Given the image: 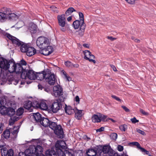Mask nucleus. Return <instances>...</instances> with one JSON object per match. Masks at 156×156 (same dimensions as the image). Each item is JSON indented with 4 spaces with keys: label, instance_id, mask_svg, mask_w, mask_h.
Wrapping results in <instances>:
<instances>
[{
    "label": "nucleus",
    "instance_id": "9",
    "mask_svg": "<svg viewBox=\"0 0 156 156\" xmlns=\"http://www.w3.org/2000/svg\"><path fill=\"white\" fill-rule=\"evenodd\" d=\"M4 35L6 36L12 42V44L16 46H20L23 43V42L19 40L18 39L7 33L3 34Z\"/></svg>",
    "mask_w": 156,
    "mask_h": 156
},
{
    "label": "nucleus",
    "instance_id": "12",
    "mask_svg": "<svg viewBox=\"0 0 156 156\" xmlns=\"http://www.w3.org/2000/svg\"><path fill=\"white\" fill-rule=\"evenodd\" d=\"M83 52L84 54V58L85 59L88 60L90 62L96 63L95 60L93 59L95 58L94 56L89 51L85 50L83 51Z\"/></svg>",
    "mask_w": 156,
    "mask_h": 156
},
{
    "label": "nucleus",
    "instance_id": "10",
    "mask_svg": "<svg viewBox=\"0 0 156 156\" xmlns=\"http://www.w3.org/2000/svg\"><path fill=\"white\" fill-rule=\"evenodd\" d=\"M57 19L59 25L61 27L60 30L62 32H64L66 30L64 27L66 24V20L64 14L58 15L57 16Z\"/></svg>",
    "mask_w": 156,
    "mask_h": 156
},
{
    "label": "nucleus",
    "instance_id": "30",
    "mask_svg": "<svg viewBox=\"0 0 156 156\" xmlns=\"http://www.w3.org/2000/svg\"><path fill=\"white\" fill-rule=\"evenodd\" d=\"M33 117L35 120L37 122H40L42 118L41 117V115L38 112L34 113Z\"/></svg>",
    "mask_w": 156,
    "mask_h": 156
},
{
    "label": "nucleus",
    "instance_id": "41",
    "mask_svg": "<svg viewBox=\"0 0 156 156\" xmlns=\"http://www.w3.org/2000/svg\"><path fill=\"white\" fill-rule=\"evenodd\" d=\"M130 145H132L133 146H136L140 150L141 148L142 147H141L140 144L138 142H130L129 144Z\"/></svg>",
    "mask_w": 156,
    "mask_h": 156
},
{
    "label": "nucleus",
    "instance_id": "55",
    "mask_svg": "<svg viewBox=\"0 0 156 156\" xmlns=\"http://www.w3.org/2000/svg\"><path fill=\"white\" fill-rule=\"evenodd\" d=\"M118 150L119 151H122L123 150V147L120 145H118L117 147Z\"/></svg>",
    "mask_w": 156,
    "mask_h": 156
},
{
    "label": "nucleus",
    "instance_id": "38",
    "mask_svg": "<svg viewBox=\"0 0 156 156\" xmlns=\"http://www.w3.org/2000/svg\"><path fill=\"white\" fill-rule=\"evenodd\" d=\"M40 103L37 101H34L32 103V108H39Z\"/></svg>",
    "mask_w": 156,
    "mask_h": 156
},
{
    "label": "nucleus",
    "instance_id": "22",
    "mask_svg": "<svg viewBox=\"0 0 156 156\" xmlns=\"http://www.w3.org/2000/svg\"><path fill=\"white\" fill-rule=\"evenodd\" d=\"M24 107L25 109L30 110V112L32 111L33 108L31 101L29 100L25 101L24 103Z\"/></svg>",
    "mask_w": 156,
    "mask_h": 156
},
{
    "label": "nucleus",
    "instance_id": "20",
    "mask_svg": "<svg viewBox=\"0 0 156 156\" xmlns=\"http://www.w3.org/2000/svg\"><path fill=\"white\" fill-rule=\"evenodd\" d=\"M56 151L53 148L51 149H49L47 150L45 152V154L48 156H57L58 154L56 152V147H55Z\"/></svg>",
    "mask_w": 156,
    "mask_h": 156
},
{
    "label": "nucleus",
    "instance_id": "23",
    "mask_svg": "<svg viewBox=\"0 0 156 156\" xmlns=\"http://www.w3.org/2000/svg\"><path fill=\"white\" fill-rule=\"evenodd\" d=\"M97 153L96 149L90 148L87 150L86 154L88 156H95Z\"/></svg>",
    "mask_w": 156,
    "mask_h": 156
},
{
    "label": "nucleus",
    "instance_id": "53",
    "mask_svg": "<svg viewBox=\"0 0 156 156\" xmlns=\"http://www.w3.org/2000/svg\"><path fill=\"white\" fill-rule=\"evenodd\" d=\"M140 150L142 152H145L146 154L148 155H149V152L148 151H147L144 148H142V147L141 148Z\"/></svg>",
    "mask_w": 156,
    "mask_h": 156
},
{
    "label": "nucleus",
    "instance_id": "31",
    "mask_svg": "<svg viewBox=\"0 0 156 156\" xmlns=\"http://www.w3.org/2000/svg\"><path fill=\"white\" fill-rule=\"evenodd\" d=\"M28 29L29 30L31 33H34L36 31V26L34 23H30Z\"/></svg>",
    "mask_w": 156,
    "mask_h": 156
},
{
    "label": "nucleus",
    "instance_id": "15",
    "mask_svg": "<svg viewBox=\"0 0 156 156\" xmlns=\"http://www.w3.org/2000/svg\"><path fill=\"white\" fill-rule=\"evenodd\" d=\"M50 72L48 71V75H47L45 80L50 85H54L55 82V78L54 74H50Z\"/></svg>",
    "mask_w": 156,
    "mask_h": 156
},
{
    "label": "nucleus",
    "instance_id": "32",
    "mask_svg": "<svg viewBox=\"0 0 156 156\" xmlns=\"http://www.w3.org/2000/svg\"><path fill=\"white\" fill-rule=\"evenodd\" d=\"M19 119V117L15 116L11 117L10 119L9 120V124L10 125H13L15 122L18 120Z\"/></svg>",
    "mask_w": 156,
    "mask_h": 156
},
{
    "label": "nucleus",
    "instance_id": "62",
    "mask_svg": "<svg viewBox=\"0 0 156 156\" xmlns=\"http://www.w3.org/2000/svg\"><path fill=\"white\" fill-rule=\"evenodd\" d=\"M107 39L110 40L111 41H113L116 39V38L113 37L111 36H107Z\"/></svg>",
    "mask_w": 156,
    "mask_h": 156
},
{
    "label": "nucleus",
    "instance_id": "35",
    "mask_svg": "<svg viewBox=\"0 0 156 156\" xmlns=\"http://www.w3.org/2000/svg\"><path fill=\"white\" fill-rule=\"evenodd\" d=\"M110 148L108 146L105 145L103 147L102 152L104 154H107L109 152Z\"/></svg>",
    "mask_w": 156,
    "mask_h": 156
},
{
    "label": "nucleus",
    "instance_id": "49",
    "mask_svg": "<svg viewBox=\"0 0 156 156\" xmlns=\"http://www.w3.org/2000/svg\"><path fill=\"white\" fill-rule=\"evenodd\" d=\"M136 131L139 133L143 135H145V133L144 132L143 130H142L140 129H136Z\"/></svg>",
    "mask_w": 156,
    "mask_h": 156
},
{
    "label": "nucleus",
    "instance_id": "26",
    "mask_svg": "<svg viewBox=\"0 0 156 156\" xmlns=\"http://www.w3.org/2000/svg\"><path fill=\"white\" fill-rule=\"evenodd\" d=\"M100 113H98L96 115L94 114L92 117V120L94 122H100Z\"/></svg>",
    "mask_w": 156,
    "mask_h": 156
},
{
    "label": "nucleus",
    "instance_id": "36",
    "mask_svg": "<svg viewBox=\"0 0 156 156\" xmlns=\"http://www.w3.org/2000/svg\"><path fill=\"white\" fill-rule=\"evenodd\" d=\"M58 126L56 123L55 122L50 121L48 126L52 129L54 130L55 128Z\"/></svg>",
    "mask_w": 156,
    "mask_h": 156
},
{
    "label": "nucleus",
    "instance_id": "1",
    "mask_svg": "<svg viewBox=\"0 0 156 156\" xmlns=\"http://www.w3.org/2000/svg\"><path fill=\"white\" fill-rule=\"evenodd\" d=\"M56 152L58 156H73L72 153L65 150L66 148L65 142L62 140H58L55 144Z\"/></svg>",
    "mask_w": 156,
    "mask_h": 156
},
{
    "label": "nucleus",
    "instance_id": "25",
    "mask_svg": "<svg viewBox=\"0 0 156 156\" xmlns=\"http://www.w3.org/2000/svg\"><path fill=\"white\" fill-rule=\"evenodd\" d=\"M65 105L66 107L65 108V112L67 114L69 115H71L74 113L75 109H73L72 107L70 106H67L66 105Z\"/></svg>",
    "mask_w": 156,
    "mask_h": 156
},
{
    "label": "nucleus",
    "instance_id": "63",
    "mask_svg": "<svg viewBox=\"0 0 156 156\" xmlns=\"http://www.w3.org/2000/svg\"><path fill=\"white\" fill-rule=\"evenodd\" d=\"M110 66L112 69L114 71H117V70L116 69V67H115V66L114 65H111Z\"/></svg>",
    "mask_w": 156,
    "mask_h": 156
},
{
    "label": "nucleus",
    "instance_id": "24",
    "mask_svg": "<svg viewBox=\"0 0 156 156\" xmlns=\"http://www.w3.org/2000/svg\"><path fill=\"white\" fill-rule=\"evenodd\" d=\"M50 121L48 119L45 118H43L40 122L41 124L45 127L48 126Z\"/></svg>",
    "mask_w": 156,
    "mask_h": 156
},
{
    "label": "nucleus",
    "instance_id": "16",
    "mask_svg": "<svg viewBox=\"0 0 156 156\" xmlns=\"http://www.w3.org/2000/svg\"><path fill=\"white\" fill-rule=\"evenodd\" d=\"M54 130L55 134L57 135L59 138H62L63 137L64 132L63 130L60 125H58Z\"/></svg>",
    "mask_w": 156,
    "mask_h": 156
},
{
    "label": "nucleus",
    "instance_id": "17",
    "mask_svg": "<svg viewBox=\"0 0 156 156\" xmlns=\"http://www.w3.org/2000/svg\"><path fill=\"white\" fill-rule=\"evenodd\" d=\"M0 112L2 114L7 115L10 117H12V116L15 114V110L12 108H10L7 109L3 112H2V110H1Z\"/></svg>",
    "mask_w": 156,
    "mask_h": 156
},
{
    "label": "nucleus",
    "instance_id": "3",
    "mask_svg": "<svg viewBox=\"0 0 156 156\" xmlns=\"http://www.w3.org/2000/svg\"><path fill=\"white\" fill-rule=\"evenodd\" d=\"M43 151L42 147L40 145L31 146L26 150L29 156H38L41 155Z\"/></svg>",
    "mask_w": 156,
    "mask_h": 156
},
{
    "label": "nucleus",
    "instance_id": "19",
    "mask_svg": "<svg viewBox=\"0 0 156 156\" xmlns=\"http://www.w3.org/2000/svg\"><path fill=\"white\" fill-rule=\"evenodd\" d=\"M36 52V50L34 48L29 46L27 52H26L27 55L29 56H31L34 55Z\"/></svg>",
    "mask_w": 156,
    "mask_h": 156
},
{
    "label": "nucleus",
    "instance_id": "6",
    "mask_svg": "<svg viewBox=\"0 0 156 156\" xmlns=\"http://www.w3.org/2000/svg\"><path fill=\"white\" fill-rule=\"evenodd\" d=\"M21 77L22 79H28L31 80L36 79V73L32 70H24L21 74Z\"/></svg>",
    "mask_w": 156,
    "mask_h": 156
},
{
    "label": "nucleus",
    "instance_id": "61",
    "mask_svg": "<svg viewBox=\"0 0 156 156\" xmlns=\"http://www.w3.org/2000/svg\"><path fill=\"white\" fill-rule=\"evenodd\" d=\"M75 156H82L83 153L81 152H78L76 153Z\"/></svg>",
    "mask_w": 156,
    "mask_h": 156
},
{
    "label": "nucleus",
    "instance_id": "58",
    "mask_svg": "<svg viewBox=\"0 0 156 156\" xmlns=\"http://www.w3.org/2000/svg\"><path fill=\"white\" fill-rule=\"evenodd\" d=\"M20 63V64L21 66H26L27 64L25 60L23 59H22V60H21Z\"/></svg>",
    "mask_w": 156,
    "mask_h": 156
},
{
    "label": "nucleus",
    "instance_id": "14",
    "mask_svg": "<svg viewBox=\"0 0 156 156\" xmlns=\"http://www.w3.org/2000/svg\"><path fill=\"white\" fill-rule=\"evenodd\" d=\"M48 75V70H44L41 72L36 73V79L42 80L43 79H45L47 75Z\"/></svg>",
    "mask_w": 156,
    "mask_h": 156
},
{
    "label": "nucleus",
    "instance_id": "45",
    "mask_svg": "<svg viewBox=\"0 0 156 156\" xmlns=\"http://www.w3.org/2000/svg\"><path fill=\"white\" fill-rule=\"evenodd\" d=\"M119 128L121 130L123 131H125L127 128V126L126 124L120 126Z\"/></svg>",
    "mask_w": 156,
    "mask_h": 156
},
{
    "label": "nucleus",
    "instance_id": "13",
    "mask_svg": "<svg viewBox=\"0 0 156 156\" xmlns=\"http://www.w3.org/2000/svg\"><path fill=\"white\" fill-rule=\"evenodd\" d=\"M40 52L44 55H48L51 54L53 51V48L51 46L48 45L46 47L42 48Z\"/></svg>",
    "mask_w": 156,
    "mask_h": 156
},
{
    "label": "nucleus",
    "instance_id": "50",
    "mask_svg": "<svg viewBox=\"0 0 156 156\" xmlns=\"http://www.w3.org/2000/svg\"><path fill=\"white\" fill-rule=\"evenodd\" d=\"M130 120L133 123H135L139 122V120L137 119L135 117H134L133 118L131 119Z\"/></svg>",
    "mask_w": 156,
    "mask_h": 156
},
{
    "label": "nucleus",
    "instance_id": "34",
    "mask_svg": "<svg viewBox=\"0 0 156 156\" xmlns=\"http://www.w3.org/2000/svg\"><path fill=\"white\" fill-rule=\"evenodd\" d=\"M39 105V108L43 110H47L48 108L47 105L44 101L40 102Z\"/></svg>",
    "mask_w": 156,
    "mask_h": 156
},
{
    "label": "nucleus",
    "instance_id": "44",
    "mask_svg": "<svg viewBox=\"0 0 156 156\" xmlns=\"http://www.w3.org/2000/svg\"><path fill=\"white\" fill-rule=\"evenodd\" d=\"M111 138L114 140H115L117 138V134L116 133H112L110 135Z\"/></svg>",
    "mask_w": 156,
    "mask_h": 156
},
{
    "label": "nucleus",
    "instance_id": "64",
    "mask_svg": "<svg viewBox=\"0 0 156 156\" xmlns=\"http://www.w3.org/2000/svg\"><path fill=\"white\" fill-rule=\"evenodd\" d=\"M83 138L85 140H90L91 139L88 137L86 135H85L83 136Z\"/></svg>",
    "mask_w": 156,
    "mask_h": 156
},
{
    "label": "nucleus",
    "instance_id": "59",
    "mask_svg": "<svg viewBox=\"0 0 156 156\" xmlns=\"http://www.w3.org/2000/svg\"><path fill=\"white\" fill-rule=\"evenodd\" d=\"M74 100L78 103H79L80 99L78 96H76Z\"/></svg>",
    "mask_w": 156,
    "mask_h": 156
},
{
    "label": "nucleus",
    "instance_id": "21",
    "mask_svg": "<svg viewBox=\"0 0 156 156\" xmlns=\"http://www.w3.org/2000/svg\"><path fill=\"white\" fill-rule=\"evenodd\" d=\"M86 27V24H81L80 29L77 31L79 36L82 37L83 35Z\"/></svg>",
    "mask_w": 156,
    "mask_h": 156
},
{
    "label": "nucleus",
    "instance_id": "43",
    "mask_svg": "<svg viewBox=\"0 0 156 156\" xmlns=\"http://www.w3.org/2000/svg\"><path fill=\"white\" fill-rule=\"evenodd\" d=\"M100 122L102 121L103 122H105V121H107V120L106 119V118H107V116L105 115H104L100 113Z\"/></svg>",
    "mask_w": 156,
    "mask_h": 156
},
{
    "label": "nucleus",
    "instance_id": "54",
    "mask_svg": "<svg viewBox=\"0 0 156 156\" xmlns=\"http://www.w3.org/2000/svg\"><path fill=\"white\" fill-rule=\"evenodd\" d=\"M140 112L142 113L143 115H148V113L145 112L144 110L140 109Z\"/></svg>",
    "mask_w": 156,
    "mask_h": 156
},
{
    "label": "nucleus",
    "instance_id": "57",
    "mask_svg": "<svg viewBox=\"0 0 156 156\" xmlns=\"http://www.w3.org/2000/svg\"><path fill=\"white\" fill-rule=\"evenodd\" d=\"M121 107L126 112H129V109L126 106L123 105Z\"/></svg>",
    "mask_w": 156,
    "mask_h": 156
},
{
    "label": "nucleus",
    "instance_id": "4",
    "mask_svg": "<svg viewBox=\"0 0 156 156\" xmlns=\"http://www.w3.org/2000/svg\"><path fill=\"white\" fill-rule=\"evenodd\" d=\"M12 60L0 57V68L2 70L5 71L8 70L9 72V69L12 66Z\"/></svg>",
    "mask_w": 156,
    "mask_h": 156
},
{
    "label": "nucleus",
    "instance_id": "7",
    "mask_svg": "<svg viewBox=\"0 0 156 156\" xmlns=\"http://www.w3.org/2000/svg\"><path fill=\"white\" fill-rule=\"evenodd\" d=\"M25 70V69L23 68L20 63L16 64L13 61L12 66L9 69V72L10 73L15 72L16 73H21V74L23 70Z\"/></svg>",
    "mask_w": 156,
    "mask_h": 156
},
{
    "label": "nucleus",
    "instance_id": "37",
    "mask_svg": "<svg viewBox=\"0 0 156 156\" xmlns=\"http://www.w3.org/2000/svg\"><path fill=\"white\" fill-rule=\"evenodd\" d=\"M76 10L73 7L69 8L65 12V14L67 16H69L73 12H75Z\"/></svg>",
    "mask_w": 156,
    "mask_h": 156
},
{
    "label": "nucleus",
    "instance_id": "46",
    "mask_svg": "<svg viewBox=\"0 0 156 156\" xmlns=\"http://www.w3.org/2000/svg\"><path fill=\"white\" fill-rule=\"evenodd\" d=\"M1 153L2 156H7L8 154V150H7L6 149H1Z\"/></svg>",
    "mask_w": 156,
    "mask_h": 156
},
{
    "label": "nucleus",
    "instance_id": "18",
    "mask_svg": "<svg viewBox=\"0 0 156 156\" xmlns=\"http://www.w3.org/2000/svg\"><path fill=\"white\" fill-rule=\"evenodd\" d=\"M20 127L18 126L17 127H15L13 129H11V131L10 133H11V136L12 138H16L17 136L18 133L19 131Z\"/></svg>",
    "mask_w": 156,
    "mask_h": 156
},
{
    "label": "nucleus",
    "instance_id": "52",
    "mask_svg": "<svg viewBox=\"0 0 156 156\" xmlns=\"http://www.w3.org/2000/svg\"><path fill=\"white\" fill-rule=\"evenodd\" d=\"M112 97L116 100L117 101H119L121 102V100L118 97L114 95H112L111 96Z\"/></svg>",
    "mask_w": 156,
    "mask_h": 156
},
{
    "label": "nucleus",
    "instance_id": "60",
    "mask_svg": "<svg viewBox=\"0 0 156 156\" xmlns=\"http://www.w3.org/2000/svg\"><path fill=\"white\" fill-rule=\"evenodd\" d=\"M104 127H101L99 129L97 130V132H101L104 130Z\"/></svg>",
    "mask_w": 156,
    "mask_h": 156
},
{
    "label": "nucleus",
    "instance_id": "40",
    "mask_svg": "<svg viewBox=\"0 0 156 156\" xmlns=\"http://www.w3.org/2000/svg\"><path fill=\"white\" fill-rule=\"evenodd\" d=\"M79 15L80 21L81 22V24H86L84 23V16L82 12H79Z\"/></svg>",
    "mask_w": 156,
    "mask_h": 156
},
{
    "label": "nucleus",
    "instance_id": "47",
    "mask_svg": "<svg viewBox=\"0 0 156 156\" xmlns=\"http://www.w3.org/2000/svg\"><path fill=\"white\" fill-rule=\"evenodd\" d=\"M14 152L13 150L10 149L9 150H8V154H7V156H13Z\"/></svg>",
    "mask_w": 156,
    "mask_h": 156
},
{
    "label": "nucleus",
    "instance_id": "5",
    "mask_svg": "<svg viewBox=\"0 0 156 156\" xmlns=\"http://www.w3.org/2000/svg\"><path fill=\"white\" fill-rule=\"evenodd\" d=\"M52 95L55 97H59V100L60 101H63L65 98L63 95V90L62 87L59 85L54 86L53 89Z\"/></svg>",
    "mask_w": 156,
    "mask_h": 156
},
{
    "label": "nucleus",
    "instance_id": "28",
    "mask_svg": "<svg viewBox=\"0 0 156 156\" xmlns=\"http://www.w3.org/2000/svg\"><path fill=\"white\" fill-rule=\"evenodd\" d=\"M11 128H10L9 129H7L5 130L3 132L2 135L6 139L9 138L11 135H10V132L11 131Z\"/></svg>",
    "mask_w": 156,
    "mask_h": 156
},
{
    "label": "nucleus",
    "instance_id": "27",
    "mask_svg": "<svg viewBox=\"0 0 156 156\" xmlns=\"http://www.w3.org/2000/svg\"><path fill=\"white\" fill-rule=\"evenodd\" d=\"M82 110H79L77 108L75 110V117L78 119H80L82 116Z\"/></svg>",
    "mask_w": 156,
    "mask_h": 156
},
{
    "label": "nucleus",
    "instance_id": "11",
    "mask_svg": "<svg viewBox=\"0 0 156 156\" xmlns=\"http://www.w3.org/2000/svg\"><path fill=\"white\" fill-rule=\"evenodd\" d=\"M49 107L53 113H55L61 108L62 104L61 102L57 100L56 101L53 102L52 104L49 106Z\"/></svg>",
    "mask_w": 156,
    "mask_h": 156
},
{
    "label": "nucleus",
    "instance_id": "8",
    "mask_svg": "<svg viewBox=\"0 0 156 156\" xmlns=\"http://www.w3.org/2000/svg\"><path fill=\"white\" fill-rule=\"evenodd\" d=\"M36 44L39 48H42L49 45V40L46 37L41 36L37 39Z\"/></svg>",
    "mask_w": 156,
    "mask_h": 156
},
{
    "label": "nucleus",
    "instance_id": "51",
    "mask_svg": "<svg viewBox=\"0 0 156 156\" xmlns=\"http://www.w3.org/2000/svg\"><path fill=\"white\" fill-rule=\"evenodd\" d=\"M19 156H29L28 155V153H27L26 152V150L25 151V152H20L19 154Z\"/></svg>",
    "mask_w": 156,
    "mask_h": 156
},
{
    "label": "nucleus",
    "instance_id": "42",
    "mask_svg": "<svg viewBox=\"0 0 156 156\" xmlns=\"http://www.w3.org/2000/svg\"><path fill=\"white\" fill-rule=\"evenodd\" d=\"M62 72L63 74L64 75L66 79V80L68 81H71L72 80V78L69 76H68L66 72L65 71L63 70L62 71Z\"/></svg>",
    "mask_w": 156,
    "mask_h": 156
},
{
    "label": "nucleus",
    "instance_id": "56",
    "mask_svg": "<svg viewBox=\"0 0 156 156\" xmlns=\"http://www.w3.org/2000/svg\"><path fill=\"white\" fill-rule=\"evenodd\" d=\"M128 3L131 4H133L135 3V0H125Z\"/></svg>",
    "mask_w": 156,
    "mask_h": 156
},
{
    "label": "nucleus",
    "instance_id": "33",
    "mask_svg": "<svg viewBox=\"0 0 156 156\" xmlns=\"http://www.w3.org/2000/svg\"><path fill=\"white\" fill-rule=\"evenodd\" d=\"M81 24V22L80 20H76L73 22V25L74 29H78L79 27H80Z\"/></svg>",
    "mask_w": 156,
    "mask_h": 156
},
{
    "label": "nucleus",
    "instance_id": "39",
    "mask_svg": "<svg viewBox=\"0 0 156 156\" xmlns=\"http://www.w3.org/2000/svg\"><path fill=\"white\" fill-rule=\"evenodd\" d=\"M24 112V109L22 108H20L16 111V115L18 116H21Z\"/></svg>",
    "mask_w": 156,
    "mask_h": 156
},
{
    "label": "nucleus",
    "instance_id": "48",
    "mask_svg": "<svg viewBox=\"0 0 156 156\" xmlns=\"http://www.w3.org/2000/svg\"><path fill=\"white\" fill-rule=\"evenodd\" d=\"M65 65L68 67H72L73 64L72 63L69 61L66 62H65Z\"/></svg>",
    "mask_w": 156,
    "mask_h": 156
},
{
    "label": "nucleus",
    "instance_id": "2",
    "mask_svg": "<svg viewBox=\"0 0 156 156\" xmlns=\"http://www.w3.org/2000/svg\"><path fill=\"white\" fill-rule=\"evenodd\" d=\"M2 10L3 12H0V20H1V21L6 19L14 20L17 18V15L14 13H12L9 9L3 8Z\"/></svg>",
    "mask_w": 156,
    "mask_h": 156
},
{
    "label": "nucleus",
    "instance_id": "29",
    "mask_svg": "<svg viewBox=\"0 0 156 156\" xmlns=\"http://www.w3.org/2000/svg\"><path fill=\"white\" fill-rule=\"evenodd\" d=\"M20 46V50L23 53H26L27 52V49L29 47L28 44L25 43L24 42L22 43V44Z\"/></svg>",
    "mask_w": 156,
    "mask_h": 156
}]
</instances>
